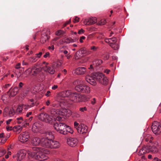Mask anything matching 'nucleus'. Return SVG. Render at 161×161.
Masks as SVG:
<instances>
[{
	"mask_svg": "<svg viewBox=\"0 0 161 161\" xmlns=\"http://www.w3.org/2000/svg\"><path fill=\"white\" fill-rule=\"evenodd\" d=\"M58 88V86L57 85H54L52 87L53 90H55Z\"/></svg>",
	"mask_w": 161,
	"mask_h": 161,
	"instance_id": "nucleus-56",
	"label": "nucleus"
},
{
	"mask_svg": "<svg viewBox=\"0 0 161 161\" xmlns=\"http://www.w3.org/2000/svg\"><path fill=\"white\" fill-rule=\"evenodd\" d=\"M41 139L39 137H34L31 140V144L34 146H38L40 144L41 145Z\"/></svg>",
	"mask_w": 161,
	"mask_h": 161,
	"instance_id": "nucleus-20",
	"label": "nucleus"
},
{
	"mask_svg": "<svg viewBox=\"0 0 161 161\" xmlns=\"http://www.w3.org/2000/svg\"><path fill=\"white\" fill-rule=\"evenodd\" d=\"M75 89L78 92L83 93H88L90 92V87L84 84L83 81L80 82V84L75 87Z\"/></svg>",
	"mask_w": 161,
	"mask_h": 161,
	"instance_id": "nucleus-7",
	"label": "nucleus"
},
{
	"mask_svg": "<svg viewBox=\"0 0 161 161\" xmlns=\"http://www.w3.org/2000/svg\"><path fill=\"white\" fill-rule=\"evenodd\" d=\"M78 40V38H74V39H72V42H77Z\"/></svg>",
	"mask_w": 161,
	"mask_h": 161,
	"instance_id": "nucleus-54",
	"label": "nucleus"
},
{
	"mask_svg": "<svg viewBox=\"0 0 161 161\" xmlns=\"http://www.w3.org/2000/svg\"><path fill=\"white\" fill-rule=\"evenodd\" d=\"M64 32L63 31L61 30H59L56 32V35L57 36H60L64 34Z\"/></svg>",
	"mask_w": 161,
	"mask_h": 161,
	"instance_id": "nucleus-38",
	"label": "nucleus"
},
{
	"mask_svg": "<svg viewBox=\"0 0 161 161\" xmlns=\"http://www.w3.org/2000/svg\"><path fill=\"white\" fill-rule=\"evenodd\" d=\"M67 103L64 100H62L59 103V105L62 108H65L67 106Z\"/></svg>",
	"mask_w": 161,
	"mask_h": 161,
	"instance_id": "nucleus-26",
	"label": "nucleus"
},
{
	"mask_svg": "<svg viewBox=\"0 0 161 161\" xmlns=\"http://www.w3.org/2000/svg\"><path fill=\"white\" fill-rule=\"evenodd\" d=\"M9 111V109L8 107H6L5 108L3 112V115L4 117H6L8 115Z\"/></svg>",
	"mask_w": 161,
	"mask_h": 161,
	"instance_id": "nucleus-33",
	"label": "nucleus"
},
{
	"mask_svg": "<svg viewBox=\"0 0 161 161\" xmlns=\"http://www.w3.org/2000/svg\"><path fill=\"white\" fill-rule=\"evenodd\" d=\"M145 140L146 142H148L149 141V142L152 143V140L153 139V138L151 136H149L148 137H145Z\"/></svg>",
	"mask_w": 161,
	"mask_h": 161,
	"instance_id": "nucleus-40",
	"label": "nucleus"
},
{
	"mask_svg": "<svg viewBox=\"0 0 161 161\" xmlns=\"http://www.w3.org/2000/svg\"><path fill=\"white\" fill-rule=\"evenodd\" d=\"M74 126L80 134L85 135L87 132L88 128L84 124H82L79 125L78 122L75 121L74 123Z\"/></svg>",
	"mask_w": 161,
	"mask_h": 161,
	"instance_id": "nucleus-5",
	"label": "nucleus"
},
{
	"mask_svg": "<svg viewBox=\"0 0 161 161\" xmlns=\"http://www.w3.org/2000/svg\"><path fill=\"white\" fill-rule=\"evenodd\" d=\"M22 64L23 65H28V63L23 61L22 62Z\"/></svg>",
	"mask_w": 161,
	"mask_h": 161,
	"instance_id": "nucleus-64",
	"label": "nucleus"
},
{
	"mask_svg": "<svg viewBox=\"0 0 161 161\" xmlns=\"http://www.w3.org/2000/svg\"><path fill=\"white\" fill-rule=\"evenodd\" d=\"M153 161H161V159L157 157H155L153 158Z\"/></svg>",
	"mask_w": 161,
	"mask_h": 161,
	"instance_id": "nucleus-58",
	"label": "nucleus"
},
{
	"mask_svg": "<svg viewBox=\"0 0 161 161\" xmlns=\"http://www.w3.org/2000/svg\"><path fill=\"white\" fill-rule=\"evenodd\" d=\"M22 128L20 126H14L13 130L14 131H16L17 133H19L22 130Z\"/></svg>",
	"mask_w": 161,
	"mask_h": 161,
	"instance_id": "nucleus-31",
	"label": "nucleus"
},
{
	"mask_svg": "<svg viewBox=\"0 0 161 161\" xmlns=\"http://www.w3.org/2000/svg\"><path fill=\"white\" fill-rule=\"evenodd\" d=\"M56 119L57 120L59 121L60 122H61L60 121L63 120V118L60 116H57Z\"/></svg>",
	"mask_w": 161,
	"mask_h": 161,
	"instance_id": "nucleus-45",
	"label": "nucleus"
},
{
	"mask_svg": "<svg viewBox=\"0 0 161 161\" xmlns=\"http://www.w3.org/2000/svg\"><path fill=\"white\" fill-rule=\"evenodd\" d=\"M85 38H86V37L84 36H82V37H81L80 38V39L79 40L80 42V43H82L83 42V40L85 39Z\"/></svg>",
	"mask_w": 161,
	"mask_h": 161,
	"instance_id": "nucleus-48",
	"label": "nucleus"
},
{
	"mask_svg": "<svg viewBox=\"0 0 161 161\" xmlns=\"http://www.w3.org/2000/svg\"><path fill=\"white\" fill-rule=\"evenodd\" d=\"M50 93H51V92L50 91H48L46 93L45 95L46 96L48 97V96H50Z\"/></svg>",
	"mask_w": 161,
	"mask_h": 161,
	"instance_id": "nucleus-60",
	"label": "nucleus"
},
{
	"mask_svg": "<svg viewBox=\"0 0 161 161\" xmlns=\"http://www.w3.org/2000/svg\"><path fill=\"white\" fill-rule=\"evenodd\" d=\"M160 150V146L158 145L157 142H155L151 143L149 146L144 147L140 150L138 154L141 155L149 152L156 153H158Z\"/></svg>",
	"mask_w": 161,
	"mask_h": 161,
	"instance_id": "nucleus-3",
	"label": "nucleus"
},
{
	"mask_svg": "<svg viewBox=\"0 0 161 161\" xmlns=\"http://www.w3.org/2000/svg\"><path fill=\"white\" fill-rule=\"evenodd\" d=\"M16 119L17 120V122L19 124L22 123L25 124V119L24 120L23 118L21 117L17 118Z\"/></svg>",
	"mask_w": 161,
	"mask_h": 161,
	"instance_id": "nucleus-29",
	"label": "nucleus"
},
{
	"mask_svg": "<svg viewBox=\"0 0 161 161\" xmlns=\"http://www.w3.org/2000/svg\"><path fill=\"white\" fill-rule=\"evenodd\" d=\"M105 41L107 43H109V44H110V43H112L111 42V41L109 39V38H107L105 40Z\"/></svg>",
	"mask_w": 161,
	"mask_h": 161,
	"instance_id": "nucleus-55",
	"label": "nucleus"
},
{
	"mask_svg": "<svg viewBox=\"0 0 161 161\" xmlns=\"http://www.w3.org/2000/svg\"><path fill=\"white\" fill-rule=\"evenodd\" d=\"M43 63L46 64L45 66L42 67L43 70L45 72L50 74H53L54 73L55 70L52 66H48V64L45 62H44Z\"/></svg>",
	"mask_w": 161,
	"mask_h": 161,
	"instance_id": "nucleus-12",
	"label": "nucleus"
},
{
	"mask_svg": "<svg viewBox=\"0 0 161 161\" xmlns=\"http://www.w3.org/2000/svg\"><path fill=\"white\" fill-rule=\"evenodd\" d=\"M151 128L153 132L156 135L159 134L161 131V126L157 122L153 123Z\"/></svg>",
	"mask_w": 161,
	"mask_h": 161,
	"instance_id": "nucleus-10",
	"label": "nucleus"
},
{
	"mask_svg": "<svg viewBox=\"0 0 161 161\" xmlns=\"http://www.w3.org/2000/svg\"><path fill=\"white\" fill-rule=\"evenodd\" d=\"M26 154V151L22 149L18 152L17 153V161H20L25 158Z\"/></svg>",
	"mask_w": 161,
	"mask_h": 161,
	"instance_id": "nucleus-14",
	"label": "nucleus"
},
{
	"mask_svg": "<svg viewBox=\"0 0 161 161\" xmlns=\"http://www.w3.org/2000/svg\"><path fill=\"white\" fill-rule=\"evenodd\" d=\"M67 125L65 123L59 122V123H56L54 125V129L58 132L64 135L65 130L66 129V127Z\"/></svg>",
	"mask_w": 161,
	"mask_h": 161,
	"instance_id": "nucleus-8",
	"label": "nucleus"
},
{
	"mask_svg": "<svg viewBox=\"0 0 161 161\" xmlns=\"http://www.w3.org/2000/svg\"><path fill=\"white\" fill-rule=\"evenodd\" d=\"M31 73V69L29 68L26 70L25 72L24 73L25 74H30Z\"/></svg>",
	"mask_w": 161,
	"mask_h": 161,
	"instance_id": "nucleus-43",
	"label": "nucleus"
},
{
	"mask_svg": "<svg viewBox=\"0 0 161 161\" xmlns=\"http://www.w3.org/2000/svg\"><path fill=\"white\" fill-rule=\"evenodd\" d=\"M106 22V20L104 19H101L99 22L98 23V24L100 25H104Z\"/></svg>",
	"mask_w": 161,
	"mask_h": 161,
	"instance_id": "nucleus-41",
	"label": "nucleus"
},
{
	"mask_svg": "<svg viewBox=\"0 0 161 161\" xmlns=\"http://www.w3.org/2000/svg\"><path fill=\"white\" fill-rule=\"evenodd\" d=\"M34 105H35V103H31V104L30 105H25L24 106H23V107H25V108H24L25 109H27L29 108L33 107Z\"/></svg>",
	"mask_w": 161,
	"mask_h": 161,
	"instance_id": "nucleus-37",
	"label": "nucleus"
},
{
	"mask_svg": "<svg viewBox=\"0 0 161 161\" xmlns=\"http://www.w3.org/2000/svg\"><path fill=\"white\" fill-rule=\"evenodd\" d=\"M81 49H80L75 53V56L76 59H78L83 56V54L81 53Z\"/></svg>",
	"mask_w": 161,
	"mask_h": 161,
	"instance_id": "nucleus-25",
	"label": "nucleus"
},
{
	"mask_svg": "<svg viewBox=\"0 0 161 161\" xmlns=\"http://www.w3.org/2000/svg\"><path fill=\"white\" fill-rule=\"evenodd\" d=\"M11 86V84H6L3 86V87L4 88L6 89L10 87Z\"/></svg>",
	"mask_w": 161,
	"mask_h": 161,
	"instance_id": "nucleus-49",
	"label": "nucleus"
},
{
	"mask_svg": "<svg viewBox=\"0 0 161 161\" xmlns=\"http://www.w3.org/2000/svg\"><path fill=\"white\" fill-rule=\"evenodd\" d=\"M38 117L40 120L47 123L52 122L53 119L52 116L45 113H41L38 115Z\"/></svg>",
	"mask_w": 161,
	"mask_h": 161,
	"instance_id": "nucleus-6",
	"label": "nucleus"
},
{
	"mask_svg": "<svg viewBox=\"0 0 161 161\" xmlns=\"http://www.w3.org/2000/svg\"><path fill=\"white\" fill-rule=\"evenodd\" d=\"M109 45L114 50H117L119 48V46L116 43L112 42L110 43Z\"/></svg>",
	"mask_w": 161,
	"mask_h": 161,
	"instance_id": "nucleus-28",
	"label": "nucleus"
},
{
	"mask_svg": "<svg viewBox=\"0 0 161 161\" xmlns=\"http://www.w3.org/2000/svg\"><path fill=\"white\" fill-rule=\"evenodd\" d=\"M22 110V107L21 106L17 108V111L19 113L21 112Z\"/></svg>",
	"mask_w": 161,
	"mask_h": 161,
	"instance_id": "nucleus-47",
	"label": "nucleus"
},
{
	"mask_svg": "<svg viewBox=\"0 0 161 161\" xmlns=\"http://www.w3.org/2000/svg\"><path fill=\"white\" fill-rule=\"evenodd\" d=\"M64 42L66 43H72V38H65L64 39Z\"/></svg>",
	"mask_w": 161,
	"mask_h": 161,
	"instance_id": "nucleus-34",
	"label": "nucleus"
},
{
	"mask_svg": "<svg viewBox=\"0 0 161 161\" xmlns=\"http://www.w3.org/2000/svg\"><path fill=\"white\" fill-rule=\"evenodd\" d=\"M20 64L19 63H18L15 66V68L16 69H19L20 68Z\"/></svg>",
	"mask_w": 161,
	"mask_h": 161,
	"instance_id": "nucleus-59",
	"label": "nucleus"
},
{
	"mask_svg": "<svg viewBox=\"0 0 161 161\" xmlns=\"http://www.w3.org/2000/svg\"><path fill=\"white\" fill-rule=\"evenodd\" d=\"M79 18H78L77 16H75V17L73 21L74 23L78 22L79 21Z\"/></svg>",
	"mask_w": 161,
	"mask_h": 161,
	"instance_id": "nucleus-46",
	"label": "nucleus"
},
{
	"mask_svg": "<svg viewBox=\"0 0 161 161\" xmlns=\"http://www.w3.org/2000/svg\"><path fill=\"white\" fill-rule=\"evenodd\" d=\"M32 118L33 117L32 116H31L29 118L25 119V124L26 125H29V123L27 122H31L32 120Z\"/></svg>",
	"mask_w": 161,
	"mask_h": 161,
	"instance_id": "nucleus-36",
	"label": "nucleus"
},
{
	"mask_svg": "<svg viewBox=\"0 0 161 161\" xmlns=\"http://www.w3.org/2000/svg\"><path fill=\"white\" fill-rule=\"evenodd\" d=\"M32 151H28L27 153L30 157L40 161L47 159L48 157L45 154L44 150L42 148L36 147H32Z\"/></svg>",
	"mask_w": 161,
	"mask_h": 161,
	"instance_id": "nucleus-2",
	"label": "nucleus"
},
{
	"mask_svg": "<svg viewBox=\"0 0 161 161\" xmlns=\"http://www.w3.org/2000/svg\"><path fill=\"white\" fill-rule=\"evenodd\" d=\"M81 49V53L83 54V56L89 54L90 53V51H88L85 48H82Z\"/></svg>",
	"mask_w": 161,
	"mask_h": 161,
	"instance_id": "nucleus-24",
	"label": "nucleus"
},
{
	"mask_svg": "<svg viewBox=\"0 0 161 161\" xmlns=\"http://www.w3.org/2000/svg\"><path fill=\"white\" fill-rule=\"evenodd\" d=\"M32 114V113L31 112H29L27 113L26 114V116L27 117H29V116L31 115Z\"/></svg>",
	"mask_w": 161,
	"mask_h": 161,
	"instance_id": "nucleus-62",
	"label": "nucleus"
},
{
	"mask_svg": "<svg viewBox=\"0 0 161 161\" xmlns=\"http://www.w3.org/2000/svg\"><path fill=\"white\" fill-rule=\"evenodd\" d=\"M110 40L112 42H114V43H116L117 41V39L116 37H113L109 38Z\"/></svg>",
	"mask_w": 161,
	"mask_h": 161,
	"instance_id": "nucleus-44",
	"label": "nucleus"
},
{
	"mask_svg": "<svg viewBox=\"0 0 161 161\" xmlns=\"http://www.w3.org/2000/svg\"><path fill=\"white\" fill-rule=\"evenodd\" d=\"M109 57V56L108 55H106L104 57V59L105 60H107L108 59Z\"/></svg>",
	"mask_w": 161,
	"mask_h": 161,
	"instance_id": "nucleus-63",
	"label": "nucleus"
},
{
	"mask_svg": "<svg viewBox=\"0 0 161 161\" xmlns=\"http://www.w3.org/2000/svg\"><path fill=\"white\" fill-rule=\"evenodd\" d=\"M97 19L96 17H93L85 19L83 21L84 24L86 25H89L96 23Z\"/></svg>",
	"mask_w": 161,
	"mask_h": 161,
	"instance_id": "nucleus-15",
	"label": "nucleus"
},
{
	"mask_svg": "<svg viewBox=\"0 0 161 161\" xmlns=\"http://www.w3.org/2000/svg\"><path fill=\"white\" fill-rule=\"evenodd\" d=\"M86 80V81L93 86L96 84V80L103 85H107L108 83L107 77L102 73H94L90 75L87 76Z\"/></svg>",
	"mask_w": 161,
	"mask_h": 161,
	"instance_id": "nucleus-1",
	"label": "nucleus"
},
{
	"mask_svg": "<svg viewBox=\"0 0 161 161\" xmlns=\"http://www.w3.org/2000/svg\"><path fill=\"white\" fill-rule=\"evenodd\" d=\"M50 34V31L49 30L47 29L46 32H43L42 35V37L41 38V42L42 43H44L47 40L49 39L50 36L49 35Z\"/></svg>",
	"mask_w": 161,
	"mask_h": 161,
	"instance_id": "nucleus-17",
	"label": "nucleus"
},
{
	"mask_svg": "<svg viewBox=\"0 0 161 161\" xmlns=\"http://www.w3.org/2000/svg\"><path fill=\"white\" fill-rule=\"evenodd\" d=\"M19 88L18 87H15L12 89L10 88L8 92V93L9 94V97H14L16 95L19 91Z\"/></svg>",
	"mask_w": 161,
	"mask_h": 161,
	"instance_id": "nucleus-19",
	"label": "nucleus"
},
{
	"mask_svg": "<svg viewBox=\"0 0 161 161\" xmlns=\"http://www.w3.org/2000/svg\"><path fill=\"white\" fill-rule=\"evenodd\" d=\"M23 85L24 84L22 82H20L19 85V87H18L19 88V89H20V88H21L23 86Z\"/></svg>",
	"mask_w": 161,
	"mask_h": 161,
	"instance_id": "nucleus-57",
	"label": "nucleus"
},
{
	"mask_svg": "<svg viewBox=\"0 0 161 161\" xmlns=\"http://www.w3.org/2000/svg\"><path fill=\"white\" fill-rule=\"evenodd\" d=\"M41 69L39 68H37V66L35 65L32 67L31 69L32 75H36L41 71Z\"/></svg>",
	"mask_w": 161,
	"mask_h": 161,
	"instance_id": "nucleus-21",
	"label": "nucleus"
},
{
	"mask_svg": "<svg viewBox=\"0 0 161 161\" xmlns=\"http://www.w3.org/2000/svg\"><path fill=\"white\" fill-rule=\"evenodd\" d=\"M78 140L75 138H69L67 139V144L72 147L75 146L77 144Z\"/></svg>",
	"mask_w": 161,
	"mask_h": 161,
	"instance_id": "nucleus-16",
	"label": "nucleus"
},
{
	"mask_svg": "<svg viewBox=\"0 0 161 161\" xmlns=\"http://www.w3.org/2000/svg\"><path fill=\"white\" fill-rule=\"evenodd\" d=\"M30 137V134L28 132H23L21 133L19 137V141L22 142H27Z\"/></svg>",
	"mask_w": 161,
	"mask_h": 161,
	"instance_id": "nucleus-11",
	"label": "nucleus"
},
{
	"mask_svg": "<svg viewBox=\"0 0 161 161\" xmlns=\"http://www.w3.org/2000/svg\"><path fill=\"white\" fill-rule=\"evenodd\" d=\"M44 58H47V57H49V52H47L43 56Z\"/></svg>",
	"mask_w": 161,
	"mask_h": 161,
	"instance_id": "nucleus-51",
	"label": "nucleus"
},
{
	"mask_svg": "<svg viewBox=\"0 0 161 161\" xmlns=\"http://www.w3.org/2000/svg\"><path fill=\"white\" fill-rule=\"evenodd\" d=\"M50 113L53 116H58V110L55 108H52L50 110Z\"/></svg>",
	"mask_w": 161,
	"mask_h": 161,
	"instance_id": "nucleus-30",
	"label": "nucleus"
},
{
	"mask_svg": "<svg viewBox=\"0 0 161 161\" xmlns=\"http://www.w3.org/2000/svg\"><path fill=\"white\" fill-rule=\"evenodd\" d=\"M98 48V47H96L95 46H92L91 47L90 49L92 50L93 51H96Z\"/></svg>",
	"mask_w": 161,
	"mask_h": 161,
	"instance_id": "nucleus-42",
	"label": "nucleus"
},
{
	"mask_svg": "<svg viewBox=\"0 0 161 161\" xmlns=\"http://www.w3.org/2000/svg\"><path fill=\"white\" fill-rule=\"evenodd\" d=\"M37 60L36 58V57H32L30 58L29 59V61L32 63H34L36 62Z\"/></svg>",
	"mask_w": 161,
	"mask_h": 161,
	"instance_id": "nucleus-35",
	"label": "nucleus"
},
{
	"mask_svg": "<svg viewBox=\"0 0 161 161\" xmlns=\"http://www.w3.org/2000/svg\"><path fill=\"white\" fill-rule=\"evenodd\" d=\"M85 31L83 30V29H81L80 30H79L78 32V33L79 34H81L82 33H83Z\"/></svg>",
	"mask_w": 161,
	"mask_h": 161,
	"instance_id": "nucleus-53",
	"label": "nucleus"
},
{
	"mask_svg": "<svg viewBox=\"0 0 161 161\" xmlns=\"http://www.w3.org/2000/svg\"><path fill=\"white\" fill-rule=\"evenodd\" d=\"M72 101L74 102H81L87 100L86 98L84 95L80 94L79 93L75 92Z\"/></svg>",
	"mask_w": 161,
	"mask_h": 161,
	"instance_id": "nucleus-9",
	"label": "nucleus"
},
{
	"mask_svg": "<svg viewBox=\"0 0 161 161\" xmlns=\"http://www.w3.org/2000/svg\"><path fill=\"white\" fill-rule=\"evenodd\" d=\"M54 136L51 132L49 131H46L43 133L42 138L50 140L53 139Z\"/></svg>",
	"mask_w": 161,
	"mask_h": 161,
	"instance_id": "nucleus-18",
	"label": "nucleus"
},
{
	"mask_svg": "<svg viewBox=\"0 0 161 161\" xmlns=\"http://www.w3.org/2000/svg\"><path fill=\"white\" fill-rule=\"evenodd\" d=\"M75 92H72L70 90H67L61 92L59 94V96L62 97H69L72 101V99L74 94Z\"/></svg>",
	"mask_w": 161,
	"mask_h": 161,
	"instance_id": "nucleus-13",
	"label": "nucleus"
},
{
	"mask_svg": "<svg viewBox=\"0 0 161 161\" xmlns=\"http://www.w3.org/2000/svg\"><path fill=\"white\" fill-rule=\"evenodd\" d=\"M86 71V69L84 67H79L77 68L75 70L76 73L78 75H83Z\"/></svg>",
	"mask_w": 161,
	"mask_h": 161,
	"instance_id": "nucleus-22",
	"label": "nucleus"
},
{
	"mask_svg": "<svg viewBox=\"0 0 161 161\" xmlns=\"http://www.w3.org/2000/svg\"><path fill=\"white\" fill-rule=\"evenodd\" d=\"M42 54V52H40L38 53H36V57L38 58H40Z\"/></svg>",
	"mask_w": 161,
	"mask_h": 161,
	"instance_id": "nucleus-52",
	"label": "nucleus"
},
{
	"mask_svg": "<svg viewBox=\"0 0 161 161\" xmlns=\"http://www.w3.org/2000/svg\"><path fill=\"white\" fill-rule=\"evenodd\" d=\"M68 111L66 108H62L60 110H58V115L64 116L66 115Z\"/></svg>",
	"mask_w": 161,
	"mask_h": 161,
	"instance_id": "nucleus-23",
	"label": "nucleus"
},
{
	"mask_svg": "<svg viewBox=\"0 0 161 161\" xmlns=\"http://www.w3.org/2000/svg\"><path fill=\"white\" fill-rule=\"evenodd\" d=\"M15 114V111L14 110L13 108H12L10 109V110L9 111V115L11 116H13Z\"/></svg>",
	"mask_w": 161,
	"mask_h": 161,
	"instance_id": "nucleus-39",
	"label": "nucleus"
},
{
	"mask_svg": "<svg viewBox=\"0 0 161 161\" xmlns=\"http://www.w3.org/2000/svg\"><path fill=\"white\" fill-rule=\"evenodd\" d=\"M79 110L81 112H83L84 111H86V107L83 108H80L79 109Z\"/></svg>",
	"mask_w": 161,
	"mask_h": 161,
	"instance_id": "nucleus-50",
	"label": "nucleus"
},
{
	"mask_svg": "<svg viewBox=\"0 0 161 161\" xmlns=\"http://www.w3.org/2000/svg\"><path fill=\"white\" fill-rule=\"evenodd\" d=\"M103 61L101 59H97L95 60L93 62V65H94L95 64H96V65L97 66L102 64Z\"/></svg>",
	"mask_w": 161,
	"mask_h": 161,
	"instance_id": "nucleus-32",
	"label": "nucleus"
},
{
	"mask_svg": "<svg viewBox=\"0 0 161 161\" xmlns=\"http://www.w3.org/2000/svg\"><path fill=\"white\" fill-rule=\"evenodd\" d=\"M65 132H64V135H66L68 133H69L72 134L73 132V130L69 126L67 125V127H66V129L65 130Z\"/></svg>",
	"mask_w": 161,
	"mask_h": 161,
	"instance_id": "nucleus-27",
	"label": "nucleus"
},
{
	"mask_svg": "<svg viewBox=\"0 0 161 161\" xmlns=\"http://www.w3.org/2000/svg\"><path fill=\"white\" fill-rule=\"evenodd\" d=\"M6 129L7 130H12V127L11 126H7Z\"/></svg>",
	"mask_w": 161,
	"mask_h": 161,
	"instance_id": "nucleus-61",
	"label": "nucleus"
},
{
	"mask_svg": "<svg viewBox=\"0 0 161 161\" xmlns=\"http://www.w3.org/2000/svg\"><path fill=\"white\" fill-rule=\"evenodd\" d=\"M41 145L48 148H57L60 146L59 142L52 139L48 140L41 138Z\"/></svg>",
	"mask_w": 161,
	"mask_h": 161,
	"instance_id": "nucleus-4",
	"label": "nucleus"
}]
</instances>
